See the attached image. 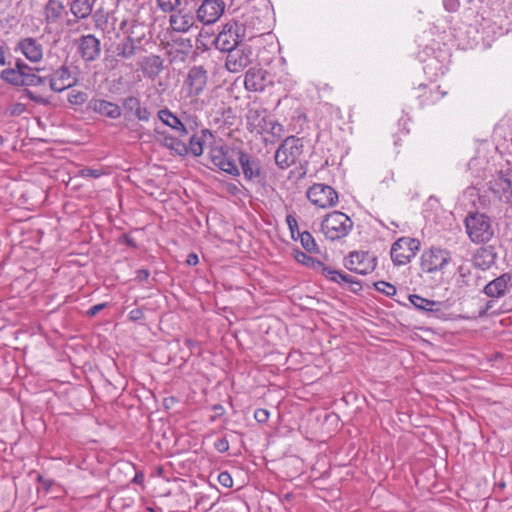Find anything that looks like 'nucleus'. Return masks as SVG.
Listing matches in <instances>:
<instances>
[{
    "mask_svg": "<svg viewBox=\"0 0 512 512\" xmlns=\"http://www.w3.org/2000/svg\"><path fill=\"white\" fill-rule=\"evenodd\" d=\"M16 49L19 50L30 62L38 63L43 58V46L36 38L25 37L21 39L18 42Z\"/></svg>",
    "mask_w": 512,
    "mask_h": 512,
    "instance_id": "obj_22",
    "label": "nucleus"
},
{
    "mask_svg": "<svg viewBox=\"0 0 512 512\" xmlns=\"http://www.w3.org/2000/svg\"><path fill=\"white\" fill-rule=\"evenodd\" d=\"M376 290L386 296H393L396 294V287L385 281H378L374 283Z\"/></svg>",
    "mask_w": 512,
    "mask_h": 512,
    "instance_id": "obj_44",
    "label": "nucleus"
},
{
    "mask_svg": "<svg viewBox=\"0 0 512 512\" xmlns=\"http://www.w3.org/2000/svg\"><path fill=\"white\" fill-rule=\"evenodd\" d=\"M138 313H139V311H135V310L131 311L130 320H137L138 316L136 314H138Z\"/></svg>",
    "mask_w": 512,
    "mask_h": 512,
    "instance_id": "obj_63",
    "label": "nucleus"
},
{
    "mask_svg": "<svg viewBox=\"0 0 512 512\" xmlns=\"http://www.w3.org/2000/svg\"><path fill=\"white\" fill-rule=\"evenodd\" d=\"M78 53L85 62L97 60L101 53L100 40L93 34L83 35L78 40Z\"/></svg>",
    "mask_w": 512,
    "mask_h": 512,
    "instance_id": "obj_19",
    "label": "nucleus"
},
{
    "mask_svg": "<svg viewBox=\"0 0 512 512\" xmlns=\"http://www.w3.org/2000/svg\"><path fill=\"white\" fill-rule=\"evenodd\" d=\"M306 194L310 202L319 208L332 207L338 203V194L329 185L315 183Z\"/></svg>",
    "mask_w": 512,
    "mask_h": 512,
    "instance_id": "obj_13",
    "label": "nucleus"
},
{
    "mask_svg": "<svg viewBox=\"0 0 512 512\" xmlns=\"http://www.w3.org/2000/svg\"><path fill=\"white\" fill-rule=\"evenodd\" d=\"M218 482L225 488H231L233 486V479L226 471L219 473Z\"/></svg>",
    "mask_w": 512,
    "mask_h": 512,
    "instance_id": "obj_50",
    "label": "nucleus"
},
{
    "mask_svg": "<svg viewBox=\"0 0 512 512\" xmlns=\"http://www.w3.org/2000/svg\"><path fill=\"white\" fill-rule=\"evenodd\" d=\"M269 84H272L270 74L260 67H251L245 74L244 86L250 92H262Z\"/></svg>",
    "mask_w": 512,
    "mask_h": 512,
    "instance_id": "obj_16",
    "label": "nucleus"
},
{
    "mask_svg": "<svg viewBox=\"0 0 512 512\" xmlns=\"http://www.w3.org/2000/svg\"><path fill=\"white\" fill-rule=\"evenodd\" d=\"M48 82V76L41 77L34 72L28 76V78L24 79V85L26 86H41Z\"/></svg>",
    "mask_w": 512,
    "mask_h": 512,
    "instance_id": "obj_45",
    "label": "nucleus"
},
{
    "mask_svg": "<svg viewBox=\"0 0 512 512\" xmlns=\"http://www.w3.org/2000/svg\"><path fill=\"white\" fill-rule=\"evenodd\" d=\"M225 3L223 0H203L196 9L197 19L204 25L216 23L223 15Z\"/></svg>",
    "mask_w": 512,
    "mask_h": 512,
    "instance_id": "obj_14",
    "label": "nucleus"
},
{
    "mask_svg": "<svg viewBox=\"0 0 512 512\" xmlns=\"http://www.w3.org/2000/svg\"><path fill=\"white\" fill-rule=\"evenodd\" d=\"M419 88L423 90V93L419 94L418 96L420 105L422 107L433 105L446 95V92L440 91L439 86L428 88L426 86L420 85Z\"/></svg>",
    "mask_w": 512,
    "mask_h": 512,
    "instance_id": "obj_31",
    "label": "nucleus"
},
{
    "mask_svg": "<svg viewBox=\"0 0 512 512\" xmlns=\"http://www.w3.org/2000/svg\"><path fill=\"white\" fill-rule=\"evenodd\" d=\"M512 287V274L504 273L496 279L490 281L484 287V293L489 297L499 298Z\"/></svg>",
    "mask_w": 512,
    "mask_h": 512,
    "instance_id": "obj_26",
    "label": "nucleus"
},
{
    "mask_svg": "<svg viewBox=\"0 0 512 512\" xmlns=\"http://www.w3.org/2000/svg\"><path fill=\"white\" fill-rule=\"evenodd\" d=\"M294 258L298 263H301L307 267L316 268L317 265H320V261L307 255L305 252L295 249L293 251Z\"/></svg>",
    "mask_w": 512,
    "mask_h": 512,
    "instance_id": "obj_38",
    "label": "nucleus"
},
{
    "mask_svg": "<svg viewBox=\"0 0 512 512\" xmlns=\"http://www.w3.org/2000/svg\"><path fill=\"white\" fill-rule=\"evenodd\" d=\"M96 1L97 0H68L69 11L74 16L75 21L78 22L89 18Z\"/></svg>",
    "mask_w": 512,
    "mask_h": 512,
    "instance_id": "obj_29",
    "label": "nucleus"
},
{
    "mask_svg": "<svg viewBox=\"0 0 512 512\" xmlns=\"http://www.w3.org/2000/svg\"><path fill=\"white\" fill-rule=\"evenodd\" d=\"M286 223L290 230L292 239L298 240V232H300V231L298 228V222H297L296 218L293 215L288 214L286 216Z\"/></svg>",
    "mask_w": 512,
    "mask_h": 512,
    "instance_id": "obj_46",
    "label": "nucleus"
},
{
    "mask_svg": "<svg viewBox=\"0 0 512 512\" xmlns=\"http://www.w3.org/2000/svg\"><path fill=\"white\" fill-rule=\"evenodd\" d=\"M420 249V242L416 238L401 237L391 247L390 256L396 266L408 264Z\"/></svg>",
    "mask_w": 512,
    "mask_h": 512,
    "instance_id": "obj_8",
    "label": "nucleus"
},
{
    "mask_svg": "<svg viewBox=\"0 0 512 512\" xmlns=\"http://www.w3.org/2000/svg\"><path fill=\"white\" fill-rule=\"evenodd\" d=\"M411 305L422 312L428 318H436L440 320H451L447 314V305L444 302L432 301L419 295H409Z\"/></svg>",
    "mask_w": 512,
    "mask_h": 512,
    "instance_id": "obj_11",
    "label": "nucleus"
},
{
    "mask_svg": "<svg viewBox=\"0 0 512 512\" xmlns=\"http://www.w3.org/2000/svg\"><path fill=\"white\" fill-rule=\"evenodd\" d=\"M303 142L296 136H288L275 152V162L280 169L295 165L303 153Z\"/></svg>",
    "mask_w": 512,
    "mask_h": 512,
    "instance_id": "obj_7",
    "label": "nucleus"
},
{
    "mask_svg": "<svg viewBox=\"0 0 512 512\" xmlns=\"http://www.w3.org/2000/svg\"><path fill=\"white\" fill-rule=\"evenodd\" d=\"M148 67L151 69L150 73L157 75L159 74L163 69V60L160 56H151L146 61Z\"/></svg>",
    "mask_w": 512,
    "mask_h": 512,
    "instance_id": "obj_41",
    "label": "nucleus"
},
{
    "mask_svg": "<svg viewBox=\"0 0 512 512\" xmlns=\"http://www.w3.org/2000/svg\"><path fill=\"white\" fill-rule=\"evenodd\" d=\"M103 174V171L100 169L84 168L80 171V175L84 178H99Z\"/></svg>",
    "mask_w": 512,
    "mask_h": 512,
    "instance_id": "obj_51",
    "label": "nucleus"
},
{
    "mask_svg": "<svg viewBox=\"0 0 512 512\" xmlns=\"http://www.w3.org/2000/svg\"><path fill=\"white\" fill-rule=\"evenodd\" d=\"M23 110H24L23 105H21V104H17V105L15 106L14 110L12 111V114H14V115H18V114H20Z\"/></svg>",
    "mask_w": 512,
    "mask_h": 512,
    "instance_id": "obj_61",
    "label": "nucleus"
},
{
    "mask_svg": "<svg viewBox=\"0 0 512 512\" xmlns=\"http://www.w3.org/2000/svg\"><path fill=\"white\" fill-rule=\"evenodd\" d=\"M207 81V71L202 66H193L188 71L186 78L189 93L195 96L200 95L204 91Z\"/></svg>",
    "mask_w": 512,
    "mask_h": 512,
    "instance_id": "obj_23",
    "label": "nucleus"
},
{
    "mask_svg": "<svg viewBox=\"0 0 512 512\" xmlns=\"http://www.w3.org/2000/svg\"><path fill=\"white\" fill-rule=\"evenodd\" d=\"M87 110L111 120H117L122 116V108L120 105L99 97H92L88 101Z\"/></svg>",
    "mask_w": 512,
    "mask_h": 512,
    "instance_id": "obj_15",
    "label": "nucleus"
},
{
    "mask_svg": "<svg viewBox=\"0 0 512 512\" xmlns=\"http://www.w3.org/2000/svg\"><path fill=\"white\" fill-rule=\"evenodd\" d=\"M133 482L135 484H141L143 482V474L142 473H136L134 478H133Z\"/></svg>",
    "mask_w": 512,
    "mask_h": 512,
    "instance_id": "obj_59",
    "label": "nucleus"
},
{
    "mask_svg": "<svg viewBox=\"0 0 512 512\" xmlns=\"http://www.w3.org/2000/svg\"><path fill=\"white\" fill-rule=\"evenodd\" d=\"M443 7L447 12H456L460 7L459 0H443Z\"/></svg>",
    "mask_w": 512,
    "mask_h": 512,
    "instance_id": "obj_52",
    "label": "nucleus"
},
{
    "mask_svg": "<svg viewBox=\"0 0 512 512\" xmlns=\"http://www.w3.org/2000/svg\"><path fill=\"white\" fill-rule=\"evenodd\" d=\"M214 448L219 453H226L229 450V441L226 437H221L214 442Z\"/></svg>",
    "mask_w": 512,
    "mask_h": 512,
    "instance_id": "obj_48",
    "label": "nucleus"
},
{
    "mask_svg": "<svg viewBox=\"0 0 512 512\" xmlns=\"http://www.w3.org/2000/svg\"><path fill=\"white\" fill-rule=\"evenodd\" d=\"M135 40L128 36L117 44L115 53L121 59H131L135 55Z\"/></svg>",
    "mask_w": 512,
    "mask_h": 512,
    "instance_id": "obj_33",
    "label": "nucleus"
},
{
    "mask_svg": "<svg viewBox=\"0 0 512 512\" xmlns=\"http://www.w3.org/2000/svg\"><path fill=\"white\" fill-rule=\"evenodd\" d=\"M37 482L42 484L45 491H49L51 486L53 485V481L51 479H46L42 475H38Z\"/></svg>",
    "mask_w": 512,
    "mask_h": 512,
    "instance_id": "obj_55",
    "label": "nucleus"
},
{
    "mask_svg": "<svg viewBox=\"0 0 512 512\" xmlns=\"http://www.w3.org/2000/svg\"><path fill=\"white\" fill-rule=\"evenodd\" d=\"M267 110L260 105H253L246 113L247 125L251 131L260 133L267 121Z\"/></svg>",
    "mask_w": 512,
    "mask_h": 512,
    "instance_id": "obj_28",
    "label": "nucleus"
},
{
    "mask_svg": "<svg viewBox=\"0 0 512 512\" xmlns=\"http://www.w3.org/2000/svg\"><path fill=\"white\" fill-rule=\"evenodd\" d=\"M270 412L267 409L264 408H258L254 411V419L258 423H266L269 419Z\"/></svg>",
    "mask_w": 512,
    "mask_h": 512,
    "instance_id": "obj_47",
    "label": "nucleus"
},
{
    "mask_svg": "<svg viewBox=\"0 0 512 512\" xmlns=\"http://www.w3.org/2000/svg\"><path fill=\"white\" fill-rule=\"evenodd\" d=\"M344 265L351 272L367 275L375 270L377 258L369 252L353 251L345 258Z\"/></svg>",
    "mask_w": 512,
    "mask_h": 512,
    "instance_id": "obj_12",
    "label": "nucleus"
},
{
    "mask_svg": "<svg viewBox=\"0 0 512 512\" xmlns=\"http://www.w3.org/2000/svg\"><path fill=\"white\" fill-rule=\"evenodd\" d=\"M248 18L230 20L223 25L222 30L215 38V47L223 52H228L243 42L259 43L263 40L264 33L254 31L250 27Z\"/></svg>",
    "mask_w": 512,
    "mask_h": 512,
    "instance_id": "obj_1",
    "label": "nucleus"
},
{
    "mask_svg": "<svg viewBox=\"0 0 512 512\" xmlns=\"http://www.w3.org/2000/svg\"><path fill=\"white\" fill-rule=\"evenodd\" d=\"M344 280H341L340 285L347 286L352 292L357 293L362 290L361 282L354 277L344 273Z\"/></svg>",
    "mask_w": 512,
    "mask_h": 512,
    "instance_id": "obj_42",
    "label": "nucleus"
},
{
    "mask_svg": "<svg viewBox=\"0 0 512 512\" xmlns=\"http://www.w3.org/2000/svg\"><path fill=\"white\" fill-rule=\"evenodd\" d=\"M215 135L211 130L207 128L201 129L199 135H192L189 139L188 154H192L194 157H199L204 152V146L210 148Z\"/></svg>",
    "mask_w": 512,
    "mask_h": 512,
    "instance_id": "obj_25",
    "label": "nucleus"
},
{
    "mask_svg": "<svg viewBox=\"0 0 512 512\" xmlns=\"http://www.w3.org/2000/svg\"><path fill=\"white\" fill-rule=\"evenodd\" d=\"M298 239L300 240L302 247L308 253L318 252V246L316 244V241L309 232H298Z\"/></svg>",
    "mask_w": 512,
    "mask_h": 512,
    "instance_id": "obj_37",
    "label": "nucleus"
},
{
    "mask_svg": "<svg viewBox=\"0 0 512 512\" xmlns=\"http://www.w3.org/2000/svg\"><path fill=\"white\" fill-rule=\"evenodd\" d=\"M467 193H470L471 195H477L478 191L474 186L468 187L466 190Z\"/></svg>",
    "mask_w": 512,
    "mask_h": 512,
    "instance_id": "obj_62",
    "label": "nucleus"
},
{
    "mask_svg": "<svg viewBox=\"0 0 512 512\" xmlns=\"http://www.w3.org/2000/svg\"><path fill=\"white\" fill-rule=\"evenodd\" d=\"M185 344H186L189 348H193V347H195V346L198 344V342H197V341H195V340H193V339L188 338V339H186V340H185Z\"/></svg>",
    "mask_w": 512,
    "mask_h": 512,
    "instance_id": "obj_60",
    "label": "nucleus"
},
{
    "mask_svg": "<svg viewBox=\"0 0 512 512\" xmlns=\"http://www.w3.org/2000/svg\"><path fill=\"white\" fill-rule=\"evenodd\" d=\"M19 72H21L22 76L24 79L28 78V76H30V74L34 71L33 68H31L30 66H28L25 62H23L22 60H17L16 62V67H15Z\"/></svg>",
    "mask_w": 512,
    "mask_h": 512,
    "instance_id": "obj_49",
    "label": "nucleus"
},
{
    "mask_svg": "<svg viewBox=\"0 0 512 512\" xmlns=\"http://www.w3.org/2000/svg\"><path fill=\"white\" fill-rule=\"evenodd\" d=\"M315 269H318L326 278L335 282L341 283V280H344V273L338 270H334L330 267H327L323 262L320 261V265H317Z\"/></svg>",
    "mask_w": 512,
    "mask_h": 512,
    "instance_id": "obj_36",
    "label": "nucleus"
},
{
    "mask_svg": "<svg viewBox=\"0 0 512 512\" xmlns=\"http://www.w3.org/2000/svg\"><path fill=\"white\" fill-rule=\"evenodd\" d=\"M105 306H106V304H105V303H101V304L94 305V306L90 307V308L86 311L85 315H86V316H88V317H94V316H95V315H97V313H98L99 311H101Z\"/></svg>",
    "mask_w": 512,
    "mask_h": 512,
    "instance_id": "obj_54",
    "label": "nucleus"
},
{
    "mask_svg": "<svg viewBox=\"0 0 512 512\" xmlns=\"http://www.w3.org/2000/svg\"><path fill=\"white\" fill-rule=\"evenodd\" d=\"M5 64V44L0 41V66Z\"/></svg>",
    "mask_w": 512,
    "mask_h": 512,
    "instance_id": "obj_58",
    "label": "nucleus"
},
{
    "mask_svg": "<svg viewBox=\"0 0 512 512\" xmlns=\"http://www.w3.org/2000/svg\"><path fill=\"white\" fill-rule=\"evenodd\" d=\"M237 154L244 178L250 182H260L262 177L260 160L242 150Z\"/></svg>",
    "mask_w": 512,
    "mask_h": 512,
    "instance_id": "obj_18",
    "label": "nucleus"
},
{
    "mask_svg": "<svg viewBox=\"0 0 512 512\" xmlns=\"http://www.w3.org/2000/svg\"><path fill=\"white\" fill-rule=\"evenodd\" d=\"M88 101V94L80 90H71L68 94V102L73 106H81Z\"/></svg>",
    "mask_w": 512,
    "mask_h": 512,
    "instance_id": "obj_40",
    "label": "nucleus"
},
{
    "mask_svg": "<svg viewBox=\"0 0 512 512\" xmlns=\"http://www.w3.org/2000/svg\"><path fill=\"white\" fill-rule=\"evenodd\" d=\"M48 82L50 89L59 93L75 85L77 78L67 65H61L48 76Z\"/></svg>",
    "mask_w": 512,
    "mask_h": 512,
    "instance_id": "obj_17",
    "label": "nucleus"
},
{
    "mask_svg": "<svg viewBox=\"0 0 512 512\" xmlns=\"http://www.w3.org/2000/svg\"><path fill=\"white\" fill-rule=\"evenodd\" d=\"M488 189L499 202L512 205V165L498 170L488 183Z\"/></svg>",
    "mask_w": 512,
    "mask_h": 512,
    "instance_id": "obj_4",
    "label": "nucleus"
},
{
    "mask_svg": "<svg viewBox=\"0 0 512 512\" xmlns=\"http://www.w3.org/2000/svg\"><path fill=\"white\" fill-rule=\"evenodd\" d=\"M197 21L196 9L189 6L187 1L169 17L170 28L177 33H188L193 27H197Z\"/></svg>",
    "mask_w": 512,
    "mask_h": 512,
    "instance_id": "obj_9",
    "label": "nucleus"
},
{
    "mask_svg": "<svg viewBox=\"0 0 512 512\" xmlns=\"http://www.w3.org/2000/svg\"><path fill=\"white\" fill-rule=\"evenodd\" d=\"M0 77L5 81L13 85H24V78L16 68L4 69L0 73Z\"/></svg>",
    "mask_w": 512,
    "mask_h": 512,
    "instance_id": "obj_34",
    "label": "nucleus"
},
{
    "mask_svg": "<svg viewBox=\"0 0 512 512\" xmlns=\"http://www.w3.org/2000/svg\"><path fill=\"white\" fill-rule=\"evenodd\" d=\"M157 116L164 125L178 132L179 136H186L188 134V130L184 122L193 120V117L184 111L181 113L180 118L172 113L168 108L159 110Z\"/></svg>",
    "mask_w": 512,
    "mask_h": 512,
    "instance_id": "obj_20",
    "label": "nucleus"
},
{
    "mask_svg": "<svg viewBox=\"0 0 512 512\" xmlns=\"http://www.w3.org/2000/svg\"><path fill=\"white\" fill-rule=\"evenodd\" d=\"M497 258V253L493 246H485L476 250L473 255V265L481 270H487L492 267Z\"/></svg>",
    "mask_w": 512,
    "mask_h": 512,
    "instance_id": "obj_27",
    "label": "nucleus"
},
{
    "mask_svg": "<svg viewBox=\"0 0 512 512\" xmlns=\"http://www.w3.org/2000/svg\"><path fill=\"white\" fill-rule=\"evenodd\" d=\"M215 503L210 502V497L201 495L195 503V509L201 512H207L213 508Z\"/></svg>",
    "mask_w": 512,
    "mask_h": 512,
    "instance_id": "obj_43",
    "label": "nucleus"
},
{
    "mask_svg": "<svg viewBox=\"0 0 512 512\" xmlns=\"http://www.w3.org/2000/svg\"><path fill=\"white\" fill-rule=\"evenodd\" d=\"M260 133H266L275 138H281L284 134V127L279 122L268 118Z\"/></svg>",
    "mask_w": 512,
    "mask_h": 512,
    "instance_id": "obj_35",
    "label": "nucleus"
},
{
    "mask_svg": "<svg viewBox=\"0 0 512 512\" xmlns=\"http://www.w3.org/2000/svg\"><path fill=\"white\" fill-rule=\"evenodd\" d=\"M208 157L211 163L219 170L232 176H239L240 171L229 154V148L221 138L215 136L209 150Z\"/></svg>",
    "mask_w": 512,
    "mask_h": 512,
    "instance_id": "obj_6",
    "label": "nucleus"
},
{
    "mask_svg": "<svg viewBox=\"0 0 512 512\" xmlns=\"http://www.w3.org/2000/svg\"><path fill=\"white\" fill-rule=\"evenodd\" d=\"M150 277V271L148 269H139L136 271L135 280L138 282L147 281Z\"/></svg>",
    "mask_w": 512,
    "mask_h": 512,
    "instance_id": "obj_53",
    "label": "nucleus"
},
{
    "mask_svg": "<svg viewBox=\"0 0 512 512\" xmlns=\"http://www.w3.org/2000/svg\"><path fill=\"white\" fill-rule=\"evenodd\" d=\"M451 253L439 247H431L421 255L420 266L426 273L442 271L451 262Z\"/></svg>",
    "mask_w": 512,
    "mask_h": 512,
    "instance_id": "obj_10",
    "label": "nucleus"
},
{
    "mask_svg": "<svg viewBox=\"0 0 512 512\" xmlns=\"http://www.w3.org/2000/svg\"><path fill=\"white\" fill-rule=\"evenodd\" d=\"M259 43L243 42L234 49L226 52L225 67L231 73H240L257 60L256 48Z\"/></svg>",
    "mask_w": 512,
    "mask_h": 512,
    "instance_id": "obj_2",
    "label": "nucleus"
},
{
    "mask_svg": "<svg viewBox=\"0 0 512 512\" xmlns=\"http://www.w3.org/2000/svg\"><path fill=\"white\" fill-rule=\"evenodd\" d=\"M184 4L183 0H157L159 9L164 13H174Z\"/></svg>",
    "mask_w": 512,
    "mask_h": 512,
    "instance_id": "obj_39",
    "label": "nucleus"
},
{
    "mask_svg": "<svg viewBox=\"0 0 512 512\" xmlns=\"http://www.w3.org/2000/svg\"><path fill=\"white\" fill-rule=\"evenodd\" d=\"M66 14V6L63 0H47L42 11L45 28L60 23Z\"/></svg>",
    "mask_w": 512,
    "mask_h": 512,
    "instance_id": "obj_21",
    "label": "nucleus"
},
{
    "mask_svg": "<svg viewBox=\"0 0 512 512\" xmlns=\"http://www.w3.org/2000/svg\"><path fill=\"white\" fill-rule=\"evenodd\" d=\"M126 243H127L129 246H132V247H135V246H136L135 241H134L132 238H129V237H127V238H126Z\"/></svg>",
    "mask_w": 512,
    "mask_h": 512,
    "instance_id": "obj_64",
    "label": "nucleus"
},
{
    "mask_svg": "<svg viewBox=\"0 0 512 512\" xmlns=\"http://www.w3.org/2000/svg\"><path fill=\"white\" fill-rule=\"evenodd\" d=\"M199 262V259H198V256L197 254L195 253H190L188 256H187V259H186V263L190 266H195L197 265Z\"/></svg>",
    "mask_w": 512,
    "mask_h": 512,
    "instance_id": "obj_56",
    "label": "nucleus"
},
{
    "mask_svg": "<svg viewBox=\"0 0 512 512\" xmlns=\"http://www.w3.org/2000/svg\"><path fill=\"white\" fill-rule=\"evenodd\" d=\"M488 160L484 156L477 155L470 159L468 171L478 181H482L487 176Z\"/></svg>",
    "mask_w": 512,
    "mask_h": 512,
    "instance_id": "obj_30",
    "label": "nucleus"
},
{
    "mask_svg": "<svg viewBox=\"0 0 512 512\" xmlns=\"http://www.w3.org/2000/svg\"><path fill=\"white\" fill-rule=\"evenodd\" d=\"M122 107L126 115H133L137 120L141 122H148L151 118V111L143 106L140 98L129 95L123 98Z\"/></svg>",
    "mask_w": 512,
    "mask_h": 512,
    "instance_id": "obj_24",
    "label": "nucleus"
},
{
    "mask_svg": "<svg viewBox=\"0 0 512 512\" xmlns=\"http://www.w3.org/2000/svg\"><path fill=\"white\" fill-rule=\"evenodd\" d=\"M353 228V221L345 213L333 211L321 222V232L330 241L346 237Z\"/></svg>",
    "mask_w": 512,
    "mask_h": 512,
    "instance_id": "obj_3",
    "label": "nucleus"
},
{
    "mask_svg": "<svg viewBox=\"0 0 512 512\" xmlns=\"http://www.w3.org/2000/svg\"><path fill=\"white\" fill-rule=\"evenodd\" d=\"M162 144L178 156L184 157L188 155L187 144L177 137L166 135L163 138Z\"/></svg>",
    "mask_w": 512,
    "mask_h": 512,
    "instance_id": "obj_32",
    "label": "nucleus"
},
{
    "mask_svg": "<svg viewBox=\"0 0 512 512\" xmlns=\"http://www.w3.org/2000/svg\"><path fill=\"white\" fill-rule=\"evenodd\" d=\"M212 410L215 412L216 416H222L225 412V409L221 404L213 405Z\"/></svg>",
    "mask_w": 512,
    "mask_h": 512,
    "instance_id": "obj_57",
    "label": "nucleus"
},
{
    "mask_svg": "<svg viewBox=\"0 0 512 512\" xmlns=\"http://www.w3.org/2000/svg\"><path fill=\"white\" fill-rule=\"evenodd\" d=\"M465 227L474 243L488 242L494 235L491 219L482 213L469 214L465 219Z\"/></svg>",
    "mask_w": 512,
    "mask_h": 512,
    "instance_id": "obj_5",
    "label": "nucleus"
}]
</instances>
